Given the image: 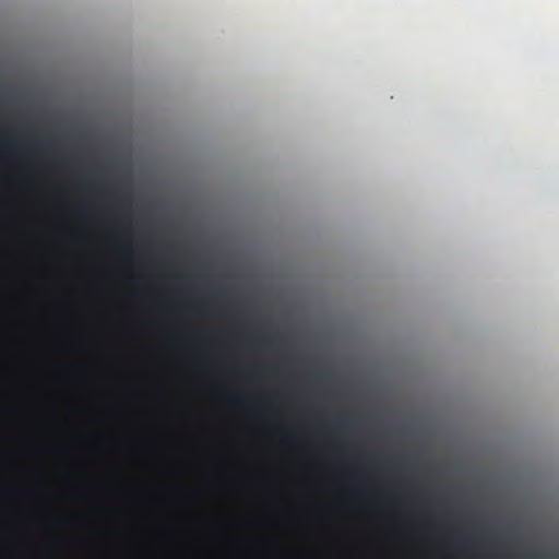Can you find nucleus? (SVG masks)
Instances as JSON below:
<instances>
[{
  "instance_id": "nucleus-1",
  "label": "nucleus",
  "mask_w": 559,
  "mask_h": 559,
  "mask_svg": "<svg viewBox=\"0 0 559 559\" xmlns=\"http://www.w3.org/2000/svg\"><path fill=\"white\" fill-rule=\"evenodd\" d=\"M225 402L230 406H245V401L235 395H226Z\"/></svg>"
},
{
  "instance_id": "nucleus-2",
  "label": "nucleus",
  "mask_w": 559,
  "mask_h": 559,
  "mask_svg": "<svg viewBox=\"0 0 559 559\" xmlns=\"http://www.w3.org/2000/svg\"><path fill=\"white\" fill-rule=\"evenodd\" d=\"M12 150V146L9 145L7 142H3L2 145H1V151L3 153H7V152H10Z\"/></svg>"
},
{
  "instance_id": "nucleus-3",
  "label": "nucleus",
  "mask_w": 559,
  "mask_h": 559,
  "mask_svg": "<svg viewBox=\"0 0 559 559\" xmlns=\"http://www.w3.org/2000/svg\"><path fill=\"white\" fill-rule=\"evenodd\" d=\"M46 143L43 141H32L31 145L35 147L44 146Z\"/></svg>"
}]
</instances>
